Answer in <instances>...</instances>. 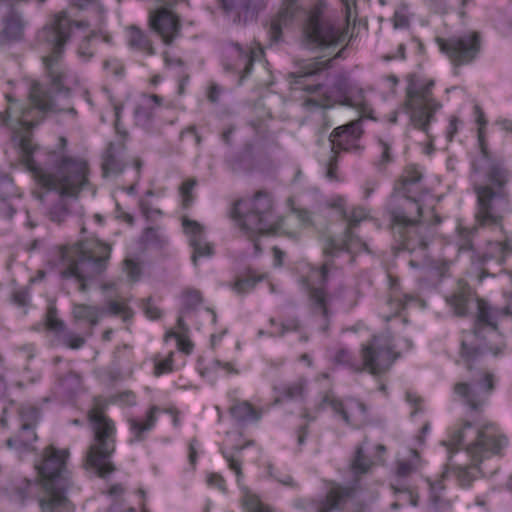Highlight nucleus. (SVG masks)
Segmentation results:
<instances>
[{"label":"nucleus","mask_w":512,"mask_h":512,"mask_svg":"<svg viewBox=\"0 0 512 512\" xmlns=\"http://www.w3.org/2000/svg\"><path fill=\"white\" fill-rule=\"evenodd\" d=\"M70 22L64 14L52 26H44L37 34L39 45L50 53L42 57L46 73L50 79L48 88L34 81L28 92V103L20 104L7 95L8 107L0 112V123L17 132L30 130L42 122L48 114L68 113L73 118L78 115L73 98L80 96L93 105L87 88L72 70L62 67L60 60L65 45L69 41Z\"/></svg>","instance_id":"1"},{"label":"nucleus","mask_w":512,"mask_h":512,"mask_svg":"<svg viewBox=\"0 0 512 512\" xmlns=\"http://www.w3.org/2000/svg\"><path fill=\"white\" fill-rule=\"evenodd\" d=\"M447 304L457 316H465L469 306L476 303L477 314L474 327L464 332L461 340L460 358L466 369L472 374L470 382H458L454 392L473 411H481L495 389V375L483 369H476L483 356L490 352L497 356L502 353L505 345L497 342L492 345L490 338L500 339L497 316L491 307L482 299L475 297L470 286L459 281L457 288L446 297Z\"/></svg>","instance_id":"2"},{"label":"nucleus","mask_w":512,"mask_h":512,"mask_svg":"<svg viewBox=\"0 0 512 512\" xmlns=\"http://www.w3.org/2000/svg\"><path fill=\"white\" fill-rule=\"evenodd\" d=\"M422 173L416 166H408L398 186L394 198L397 205L390 209L391 230L400 249L415 251L426 249L433 237V226L441 223L440 216L432 209L434 222L422 219L423 196L426 190L421 185Z\"/></svg>","instance_id":"3"},{"label":"nucleus","mask_w":512,"mask_h":512,"mask_svg":"<svg viewBox=\"0 0 512 512\" xmlns=\"http://www.w3.org/2000/svg\"><path fill=\"white\" fill-rule=\"evenodd\" d=\"M481 158L473 163L474 172L485 170L487 184H475L477 210L475 220L477 225L472 228L458 229V246L460 251L473 248V238L478 227H499L503 231L504 213L510 205V196L506 189L509 173L503 164L492 160L484 140L482 129L478 132Z\"/></svg>","instance_id":"4"},{"label":"nucleus","mask_w":512,"mask_h":512,"mask_svg":"<svg viewBox=\"0 0 512 512\" xmlns=\"http://www.w3.org/2000/svg\"><path fill=\"white\" fill-rule=\"evenodd\" d=\"M32 169L38 182L47 189L36 196L46 206V216L61 224L71 214L69 199H77L79 193L91 185L88 163L81 158L51 152L45 168Z\"/></svg>","instance_id":"5"},{"label":"nucleus","mask_w":512,"mask_h":512,"mask_svg":"<svg viewBox=\"0 0 512 512\" xmlns=\"http://www.w3.org/2000/svg\"><path fill=\"white\" fill-rule=\"evenodd\" d=\"M111 247L98 239H86L71 246H63L60 256L66 267L61 271L62 278H75L79 290L88 289L87 281L102 274L108 265Z\"/></svg>","instance_id":"6"},{"label":"nucleus","mask_w":512,"mask_h":512,"mask_svg":"<svg viewBox=\"0 0 512 512\" xmlns=\"http://www.w3.org/2000/svg\"><path fill=\"white\" fill-rule=\"evenodd\" d=\"M68 450H42L35 467L42 477L45 496L39 500L42 512H74L73 504L65 496L70 485L66 459Z\"/></svg>","instance_id":"7"},{"label":"nucleus","mask_w":512,"mask_h":512,"mask_svg":"<svg viewBox=\"0 0 512 512\" xmlns=\"http://www.w3.org/2000/svg\"><path fill=\"white\" fill-rule=\"evenodd\" d=\"M231 217L248 239L254 241L256 254H260L262 251L256 237L275 233L281 226V219L274 214L270 195L263 191H258L248 201H236L231 211Z\"/></svg>","instance_id":"8"},{"label":"nucleus","mask_w":512,"mask_h":512,"mask_svg":"<svg viewBox=\"0 0 512 512\" xmlns=\"http://www.w3.org/2000/svg\"><path fill=\"white\" fill-rule=\"evenodd\" d=\"M434 80L424 84L411 81L406 88L405 106L410 112L412 125L428 135L430 123L435 118V112L441 108L432 94Z\"/></svg>","instance_id":"9"},{"label":"nucleus","mask_w":512,"mask_h":512,"mask_svg":"<svg viewBox=\"0 0 512 512\" xmlns=\"http://www.w3.org/2000/svg\"><path fill=\"white\" fill-rule=\"evenodd\" d=\"M342 202V199H338L333 206L339 209L341 217L347 222V226L341 239H327L324 247V254L326 256L335 257L344 251L351 252L352 250L367 249L366 243L353 231L354 228L366 219L367 214L365 210L361 207H354L347 211L343 207Z\"/></svg>","instance_id":"10"},{"label":"nucleus","mask_w":512,"mask_h":512,"mask_svg":"<svg viewBox=\"0 0 512 512\" xmlns=\"http://www.w3.org/2000/svg\"><path fill=\"white\" fill-rule=\"evenodd\" d=\"M398 356L389 335H375L362 345V371L367 370L373 375H381L391 368Z\"/></svg>","instance_id":"11"},{"label":"nucleus","mask_w":512,"mask_h":512,"mask_svg":"<svg viewBox=\"0 0 512 512\" xmlns=\"http://www.w3.org/2000/svg\"><path fill=\"white\" fill-rule=\"evenodd\" d=\"M437 43L455 64L470 63L480 51L481 36L477 31L469 32L463 36H453L448 39L438 38Z\"/></svg>","instance_id":"12"},{"label":"nucleus","mask_w":512,"mask_h":512,"mask_svg":"<svg viewBox=\"0 0 512 512\" xmlns=\"http://www.w3.org/2000/svg\"><path fill=\"white\" fill-rule=\"evenodd\" d=\"M325 405L330 407L346 425L359 428L368 421L367 407L357 399L348 398L343 401L332 394H326L321 400L320 408Z\"/></svg>","instance_id":"13"},{"label":"nucleus","mask_w":512,"mask_h":512,"mask_svg":"<svg viewBox=\"0 0 512 512\" xmlns=\"http://www.w3.org/2000/svg\"><path fill=\"white\" fill-rule=\"evenodd\" d=\"M449 465L456 471L459 484L469 487L475 479L474 471L482 462L481 450H451Z\"/></svg>","instance_id":"14"},{"label":"nucleus","mask_w":512,"mask_h":512,"mask_svg":"<svg viewBox=\"0 0 512 512\" xmlns=\"http://www.w3.org/2000/svg\"><path fill=\"white\" fill-rule=\"evenodd\" d=\"M305 38L313 46H331L338 42L339 32L322 19L319 11L311 12L304 29Z\"/></svg>","instance_id":"15"},{"label":"nucleus","mask_w":512,"mask_h":512,"mask_svg":"<svg viewBox=\"0 0 512 512\" xmlns=\"http://www.w3.org/2000/svg\"><path fill=\"white\" fill-rule=\"evenodd\" d=\"M363 134L362 121L357 119L346 125L335 128L329 136L331 153L338 154L340 151L360 150L358 141Z\"/></svg>","instance_id":"16"},{"label":"nucleus","mask_w":512,"mask_h":512,"mask_svg":"<svg viewBox=\"0 0 512 512\" xmlns=\"http://www.w3.org/2000/svg\"><path fill=\"white\" fill-rule=\"evenodd\" d=\"M223 67L225 71L240 74L239 83L249 75L254 63V52L244 50L238 43H230L225 48Z\"/></svg>","instance_id":"17"},{"label":"nucleus","mask_w":512,"mask_h":512,"mask_svg":"<svg viewBox=\"0 0 512 512\" xmlns=\"http://www.w3.org/2000/svg\"><path fill=\"white\" fill-rule=\"evenodd\" d=\"M151 28L162 38L166 45H171L180 36L179 18L166 8H160L150 14Z\"/></svg>","instance_id":"18"},{"label":"nucleus","mask_w":512,"mask_h":512,"mask_svg":"<svg viewBox=\"0 0 512 512\" xmlns=\"http://www.w3.org/2000/svg\"><path fill=\"white\" fill-rule=\"evenodd\" d=\"M331 93L335 96L334 103L356 108L361 112L366 111L363 90L353 87L347 77L338 76L332 86Z\"/></svg>","instance_id":"19"},{"label":"nucleus","mask_w":512,"mask_h":512,"mask_svg":"<svg viewBox=\"0 0 512 512\" xmlns=\"http://www.w3.org/2000/svg\"><path fill=\"white\" fill-rule=\"evenodd\" d=\"M182 225L185 233L189 236V244L193 248L191 260L197 266L199 258L211 257L214 254L213 245L206 240L204 227L197 221L184 217Z\"/></svg>","instance_id":"20"},{"label":"nucleus","mask_w":512,"mask_h":512,"mask_svg":"<svg viewBox=\"0 0 512 512\" xmlns=\"http://www.w3.org/2000/svg\"><path fill=\"white\" fill-rule=\"evenodd\" d=\"M89 421L92 424L96 445L89 448H108L115 445V426L112 420L101 411L92 409L88 412Z\"/></svg>","instance_id":"21"},{"label":"nucleus","mask_w":512,"mask_h":512,"mask_svg":"<svg viewBox=\"0 0 512 512\" xmlns=\"http://www.w3.org/2000/svg\"><path fill=\"white\" fill-rule=\"evenodd\" d=\"M329 263H324L319 270L321 277L320 287H308L309 301L314 313H318L323 317L321 330L327 332L329 328V309L328 297L325 291V285L328 279Z\"/></svg>","instance_id":"22"},{"label":"nucleus","mask_w":512,"mask_h":512,"mask_svg":"<svg viewBox=\"0 0 512 512\" xmlns=\"http://www.w3.org/2000/svg\"><path fill=\"white\" fill-rule=\"evenodd\" d=\"M356 492V486H342L334 484L326 496L315 505L316 512H332L341 509L346 501L353 497Z\"/></svg>","instance_id":"23"},{"label":"nucleus","mask_w":512,"mask_h":512,"mask_svg":"<svg viewBox=\"0 0 512 512\" xmlns=\"http://www.w3.org/2000/svg\"><path fill=\"white\" fill-rule=\"evenodd\" d=\"M508 439L494 425H485L476 432L475 439L466 448H503Z\"/></svg>","instance_id":"24"},{"label":"nucleus","mask_w":512,"mask_h":512,"mask_svg":"<svg viewBox=\"0 0 512 512\" xmlns=\"http://www.w3.org/2000/svg\"><path fill=\"white\" fill-rule=\"evenodd\" d=\"M25 21L23 16L11 11L3 19V28L0 32V45H6L13 41H18L23 37Z\"/></svg>","instance_id":"25"},{"label":"nucleus","mask_w":512,"mask_h":512,"mask_svg":"<svg viewBox=\"0 0 512 512\" xmlns=\"http://www.w3.org/2000/svg\"><path fill=\"white\" fill-rule=\"evenodd\" d=\"M512 254V237L506 236L503 241H488L485 251L481 256V262L486 263L490 260H496L499 265H503Z\"/></svg>","instance_id":"26"},{"label":"nucleus","mask_w":512,"mask_h":512,"mask_svg":"<svg viewBox=\"0 0 512 512\" xmlns=\"http://www.w3.org/2000/svg\"><path fill=\"white\" fill-rule=\"evenodd\" d=\"M298 10L297 0H285L276 19L271 23L270 36L273 42L279 41L282 35V27L286 26Z\"/></svg>","instance_id":"27"},{"label":"nucleus","mask_w":512,"mask_h":512,"mask_svg":"<svg viewBox=\"0 0 512 512\" xmlns=\"http://www.w3.org/2000/svg\"><path fill=\"white\" fill-rule=\"evenodd\" d=\"M109 457L108 450H89L86 456V468L99 477H106L113 471Z\"/></svg>","instance_id":"28"},{"label":"nucleus","mask_w":512,"mask_h":512,"mask_svg":"<svg viewBox=\"0 0 512 512\" xmlns=\"http://www.w3.org/2000/svg\"><path fill=\"white\" fill-rule=\"evenodd\" d=\"M125 149L124 142L118 144V149L113 143L109 144L102 162V173L104 177L119 175L123 172L125 164L120 160L121 152Z\"/></svg>","instance_id":"29"},{"label":"nucleus","mask_w":512,"mask_h":512,"mask_svg":"<svg viewBox=\"0 0 512 512\" xmlns=\"http://www.w3.org/2000/svg\"><path fill=\"white\" fill-rule=\"evenodd\" d=\"M229 413L238 423L246 424L259 421L263 411L255 408L249 401L234 400Z\"/></svg>","instance_id":"30"},{"label":"nucleus","mask_w":512,"mask_h":512,"mask_svg":"<svg viewBox=\"0 0 512 512\" xmlns=\"http://www.w3.org/2000/svg\"><path fill=\"white\" fill-rule=\"evenodd\" d=\"M255 146L252 142H246L241 151L237 154L229 156L225 163L228 168L234 172L239 173L247 171L251 168L254 160Z\"/></svg>","instance_id":"31"},{"label":"nucleus","mask_w":512,"mask_h":512,"mask_svg":"<svg viewBox=\"0 0 512 512\" xmlns=\"http://www.w3.org/2000/svg\"><path fill=\"white\" fill-rule=\"evenodd\" d=\"M422 468V459L418 450H410L408 456L398 458L395 462V475L406 479Z\"/></svg>","instance_id":"32"},{"label":"nucleus","mask_w":512,"mask_h":512,"mask_svg":"<svg viewBox=\"0 0 512 512\" xmlns=\"http://www.w3.org/2000/svg\"><path fill=\"white\" fill-rule=\"evenodd\" d=\"M161 409L153 405L147 412L146 417L144 419L130 418L128 420L130 430L135 439L141 440L144 438L146 432L150 431L156 421H157V413H159Z\"/></svg>","instance_id":"33"},{"label":"nucleus","mask_w":512,"mask_h":512,"mask_svg":"<svg viewBox=\"0 0 512 512\" xmlns=\"http://www.w3.org/2000/svg\"><path fill=\"white\" fill-rule=\"evenodd\" d=\"M129 46L148 55L155 54V50L147 35L136 26L129 27Z\"/></svg>","instance_id":"34"},{"label":"nucleus","mask_w":512,"mask_h":512,"mask_svg":"<svg viewBox=\"0 0 512 512\" xmlns=\"http://www.w3.org/2000/svg\"><path fill=\"white\" fill-rule=\"evenodd\" d=\"M242 506L245 512H274L267 504L263 503L260 497L249 488L242 487Z\"/></svg>","instance_id":"35"},{"label":"nucleus","mask_w":512,"mask_h":512,"mask_svg":"<svg viewBox=\"0 0 512 512\" xmlns=\"http://www.w3.org/2000/svg\"><path fill=\"white\" fill-rule=\"evenodd\" d=\"M21 427H24V433H32L39 420V410L35 407H22L19 411Z\"/></svg>","instance_id":"36"},{"label":"nucleus","mask_w":512,"mask_h":512,"mask_svg":"<svg viewBox=\"0 0 512 512\" xmlns=\"http://www.w3.org/2000/svg\"><path fill=\"white\" fill-rule=\"evenodd\" d=\"M333 362L338 365L346 366L355 372H362L361 365L354 360L351 352L346 348H340L336 351Z\"/></svg>","instance_id":"37"},{"label":"nucleus","mask_w":512,"mask_h":512,"mask_svg":"<svg viewBox=\"0 0 512 512\" xmlns=\"http://www.w3.org/2000/svg\"><path fill=\"white\" fill-rule=\"evenodd\" d=\"M16 195L13 179L8 173L0 171V201L6 202Z\"/></svg>","instance_id":"38"},{"label":"nucleus","mask_w":512,"mask_h":512,"mask_svg":"<svg viewBox=\"0 0 512 512\" xmlns=\"http://www.w3.org/2000/svg\"><path fill=\"white\" fill-rule=\"evenodd\" d=\"M333 59H314L301 68L299 78L315 75L331 67Z\"/></svg>","instance_id":"39"},{"label":"nucleus","mask_w":512,"mask_h":512,"mask_svg":"<svg viewBox=\"0 0 512 512\" xmlns=\"http://www.w3.org/2000/svg\"><path fill=\"white\" fill-rule=\"evenodd\" d=\"M102 310L104 311V314L107 313L114 316L120 315L122 316L124 321L129 320L133 316V311L131 310V308H129L127 305L123 303H119L113 300L109 301L107 303L106 309Z\"/></svg>","instance_id":"40"},{"label":"nucleus","mask_w":512,"mask_h":512,"mask_svg":"<svg viewBox=\"0 0 512 512\" xmlns=\"http://www.w3.org/2000/svg\"><path fill=\"white\" fill-rule=\"evenodd\" d=\"M37 440V435L32 428V433H24V427L20 428V432L16 439L9 438L7 439V445H18L20 448H29L35 441Z\"/></svg>","instance_id":"41"},{"label":"nucleus","mask_w":512,"mask_h":512,"mask_svg":"<svg viewBox=\"0 0 512 512\" xmlns=\"http://www.w3.org/2000/svg\"><path fill=\"white\" fill-rule=\"evenodd\" d=\"M372 461L363 454V450H356L351 468L355 474H363L369 471Z\"/></svg>","instance_id":"42"},{"label":"nucleus","mask_w":512,"mask_h":512,"mask_svg":"<svg viewBox=\"0 0 512 512\" xmlns=\"http://www.w3.org/2000/svg\"><path fill=\"white\" fill-rule=\"evenodd\" d=\"M196 184H197V182L195 179H189V180L183 182L180 187V193L182 196V206L185 209H188L194 201L192 191H193L194 187L196 186Z\"/></svg>","instance_id":"43"},{"label":"nucleus","mask_w":512,"mask_h":512,"mask_svg":"<svg viewBox=\"0 0 512 512\" xmlns=\"http://www.w3.org/2000/svg\"><path fill=\"white\" fill-rule=\"evenodd\" d=\"M305 386L306 382L303 379H298L283 389V395L288 399L300 398L304 394Z\"/></svg>","instance_id":"44"},{"label":"nucleus","mask_w":512,"mask_h":512,"mask_svg":"<svg viewBox=\"0 0 512 512\" xmlns=\"http://www.w3.org/2000/svg\"><path fill=\"white\" fill-rule=\"evenodd\" d=\"M202 303V295L198 290H189L184 294L183 311H191Z\"/></svg>","instance_id":"45"},{"label":"nucleus","mask_w":512,"mask_h":512,"mask_svg":"<svg viewBox=\"0 0 512 512\" xmlns=\"http://www.w3.org/2000/svg\"><path fill=\"white\" fill-rule=\"evenodd\" d=\"M46 325L50 330L59 332L64 330V322L57 318V309L55 307H49L46 314Z\"/></svg>","instance_id":"46"},{"label":"nucleus","mask_w":512,"mask_h":512,"mask_svg":"<svg viewBox=\"0 0 512 512\" xmlns=\"http://www.w3.org/2000/svg\"><path fill=\"white\" fill-rule=\"evenodd\" d=\"M81 379L79 375L69 372L65 377L60 379V385L68 393L75 392L80 387Z\"/></svg>","instance_id":"47"},{"label":"nucleus","mask_w":512,"mask_h":512,"mask_svg":"<svg viewBox=\"0 0 512 512\" xmlns=\"http://www.w3.org/2000/svg\"><path fill=\"white\" fill-rule=\"evenodd\" d=\"M471 428L472 424L465 422L462 427L455 429L450 436L449 444L454 447L464 444L467 431H470Z\"/></svg>","instance_id":"48"},{"label":"nucleus","mask_w":512,"mask_h":512,"mask_svg":"<svg viewBox=\"0 0 512 512\" xmlns=\"http://www.w3.org/2000/svg\"><path fill=\"white\" fill-rule=\"evenodd\" d=\"M96 309V306H90L86 304H75L73 306L72 313L76 320L87 321L91 316H93L92 314Z\"/></svg>","instance_id":"49"},{"label":"nucleus","mask_w":512,"mask_h":512,"mask_svg":"<svg viewBox=\"0 0 512 512\" xmlns=\"http://www.w3.org/2000/svg\"><path fill=\"white\" fill-rule=\"evenodd\" d=\"M259 280L260 279H255V278H251V277L239 278L234 283L233 289L238 294H244V293L252 290Z\"/></svg>","instance_id":"50"},{"label":"nucleus","mask_w":512,"mask_h":512,"mask_svg":"<svg viewBox=\"0 0 512 512\" xmlns=\"http://www.w3.org/2000/svg\"><path fill=\"white\" fill-rule=\"evenodd\" d=\"M153 118L152 110L145 106H139L135 110V120L138 125L146 126Z\"/></svg>","instance_id":"51"},{"label":"nucleus","mask_w":512,"mask_h":512,"mask_svg":"<svg viewBox=\"0 0 512 512\" xmlns=\"http://www.w3.org/2000/svg\"><path fill=\"white\" fill-rule=\"evenodd\" d=\"M288 201L290 204H293L292 199H289ZM291 211L296 215L298 221L303 226H309L312 224L311 213L308 210L291 205Z\"/></svg>","instance_id":"52"},{"label":"nucleus","mask_w":512,"mask_h":512,"mask_svg":"<svg viewBox=\"0 0 512 512\" xmlns=\"http://www.w3.org/2000/svg\"><path fill=\"white\" fill-rule=\"evenodd\" d=\"M173 353L171 352L168 357H166L162 361H158L155 364L154 368V374L156 376H159L164 373H168L172 371V364H173Z\"/></svg>","instance_id":"53"},{"label":"nucleus","mask_w":512,"mask_h":512,"mask_svg":"<svg viewBox=\"0 0 512 512\" xmlns=\"http://www.w3.org/2000/svg\"><path fill=\"white\" fill-rule=\"evenodd\" d=\"M143 310L150 319H158L161 316L160 309L153 303L152 297H148L143 302Z\"/></svg>","instance_id":"54"},{"label":"nucleus","mask_w":512,"mask_h":512,"mask_svg":"<svg viewBox=\"0 0 512 512\" xmlns=\"http://www.w3.org/2000/svg\"><path fill=\"white\" fill-rule=\"evenodd\" d=\"M378 143L381 149V158L378 165L385 166L387 163L392 161L391 146L381 138L378 140Z\"/></svg>","instance_id":"55"},{"label":"nucleus","mask_w":512,"mask_h":512,"mask_svg":"<svg viewBox=\"0 0 512 512\" xmlns=\"http://www.w3.org/2000/svg\"><path fill=\"white\" fill-rule=\"evenodd\" d=\"M430 499L433 505L442 511H446L450 508L451 504L448 500L444 499L441 494L435 492V487H432V494H430Z\"/></svg>","instance_id":"56"},{"label":"nucleus","mask_w":512,"mask_h":512,"mask_svg":"<svg viewBox=\"0 0 512 512\" xmlns=\"http://www.w3.org/2000/svg\"><path fill=\"white\" fill-rule=\"evenodd\" d=\"M65 345L71 349H79L85 344V339L73 333H67L63 339Z\"/></svg>","instance_id":"57"},{"label":"nucleus","mask_w":512,"mask_h":512,"mask_svg":"<svg viewBox=\"0 0 512 512\" xmlns=\"http://www.w3.org/2000/svg\"><path fill=\"white\" fill-rule=\"evenodd\" d=\"M337 167H338V154L332 153V155L327 163V171H326V177L329 180H332V181L338 180Z\"/></svg>","instance_id":"58"},{"label":"nucleus","mask_w":512,"mask_h":512,"mask_svg":"<svg viewBox=\"0 0 512 512\" xmlns=\"http://www.w3.org/2000/svg\"><path fill=\"white\" fill-rule=\"evenodd\" d=\"M125 267H126V271H127L128 276L132 280H137L139 278L140 267H139L137 262H135L132 259H126L125 260Z\"/></svg>","instance_id":"59"},{"label":"nucleus","mask_w":512,"mask_h":512,"mask_svg":"<svg viewBox=\"0 0 512 512\" xmlns=\"http://www.w3.org/2000/svg\"><path fill=\"white\" fill-rule=\"evenodd\" d=\"M224 457L228 461L230 469H232L236 473L239 480L242 477V469L241 463L239 462L238 458H236L232 454L227 453H224Z\"/></svg>","instance_id":"60"},{"label":"nucleus","mask_w":512,"mask_h":512,"mask_svg":"<svg viewBox=\"0 0 512 512\" xmlns=\"http://www.w3.org/2000/svg\"><path fill=\"white\" fill-rule=\"evenodd\" d=\"M78 55L83 60H89L93 56V52L89 48V37H85L83 42L79 45Z\"/></svg>","instance_id":"61"},{"label":"nucleus","mask_w":512,"mask_h":512,"mask_svg":"<svg viewBox=\"0 0 512 512\" xmlns=\"http://www.w3.org/2000/svg\"><path fill=\"white\" fill-rule=\"evenodd\" d=\"M207 484L217 487L221 491H225V481L219 474L212 473L207 477Z\"/></svg>","instance_id":"62"},{"label":"nucleus","mask_w":512,"mask_h":512,"mask_svg":"<svg viewBox=\"0 0 512 512\" xmlns=\"http://www.w3.org/2000/svg\"><path fill=\"white\" fill-rule=\"evenodd\" d=\"M300 327V323L298 319H289L284 323H281V330L279 332V335H284L286 332L289 331H296Z\"/></svg>","instance_id":"63"},{"label":"nucleus","mask_w":512,"mask_h":512,"mask_svg":"<svg viewBox=\"0 0 512 512\" xmlns=\"http://www.w3.org/2000/svg\"><path fill=\"white\" fill-rule=\"evenodd\" d=\"M220 1H221L223 9L226 12H230L238 7H242L245 4L244 3L245 0H220Z\"/></svg>","instance_id":"64"}]
</instances>
